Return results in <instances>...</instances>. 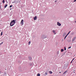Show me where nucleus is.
<instances>
[{"label": "nucleus", "mask_w": 76, "mask_h": 76, "mask_svg": "<svg viewBox=\"0 0 76 76\" xmlns=\"http://www.w3.org/2000/svg\"><path fill=\"white\" fill-rule=\"evenodd\" d=\"M15 23H16V22H15V20H11L10 25V26H13L15 24Z\"/></svg>", "instance_id": "nucleus-1"}, {"label": "nucleus", "mask_w": 76, "mask_h": 76, "mask_svg": "<svg viewBox=\"0 0 76 76\" xmlns=\"http://www.w3.org/2000/svg\"><path fill=\"white\" fill-rule=\"evenodd\" d=\"M41 38H43V39H45V38H47V36L44 35H42L41 36Z\"/></svg>", "instance_id": "nucleus-2"}, {"label": "nucleus", "mask_w": 76, "mask_h": 76, "mask_svg": "<svg viewBox=\"0 0 76 76\" xmlns=\"http://www.w3.org/2000/svg\"><path fill=\"white\" fill-rule=\"evenodd\" d=\"M23 25V20H22L21 21V25L22 26Z\"/></svg>", "instance_id": "nucleus-3"}, {"label": "nucleus", "mask_w": 76, "mask_h": 76, "mask_svg": "<svg viewBox=\"0 0 76 76\" xmlns=\"http://www.w3.org/2000/svg\"><path fill=\"white\" fill-rule=\"evenodd\" d=\"M57 25H58V26H61V23H60L59 22H58L57 23Z\"/></svg>", "instance_id": "nucleus-4"}, {"label": "nucleus", "mask_w": 76, "mask_h": 76, "mask_svg": "<svg viewBox=\"0 0 76 76\" xmlns=\"http://www.w3.org/2000/svg\"><path fill=\"white\" fill-rule=\"evenodd\" d=\"M4 76H7V73L6 72H5L4 73Z\"/></svg>", "instance_id": "nucleus-5"}, {"label": "nucleus", "mask_w": 76, "mask_h": 76, "mask_svg": "<svg viewBox=\"0 0 76 76\" xmlns=\"http://www.w3.org/2000/svg\"><path fill=\"white\" fill-rule=\"evenodd\" d=\"M30 64V66H34V64L33 63H31Z\"/></svg>", "instance_id": "nucleus-6"}, {"label": "nucleus", "mask_w": 76, "mask_h": 76, "mask_svg": "<svg viewBox=\"0 0 76 76\" xmlns=\"http://www.w3.org/2000/svg\"><path fill=\"white\" fill-rule=\"evenodd\" d=\"M28 58L30 60H31L32 59V58L31 56L28 57Z\"/></svg>", "instance_id": "nucleus-7"}, {"label": "nucleus", "mask_w": 76, "mask_h": 76, "mask_svg": "<svg viewBox=\"0 0 76 76\" xmlns=\"http://www.w3.org/2000/svg\"><path fill=\"white\" fill-rule=\"evenodd\" d=\"M75 39H76V37L73 38V39H72V41H74L75 40Z\"/></svg>", "instance_id": "nucleus-8"}, {"label": "nucleus", "mask_w": 76, "mask_h": 76, "mask_svg": "<svg viewBox=\"0 0 76 76\" xmlns=\"http://www.w3.org/2000/svg\"><path fill=\"white\" fill-rule=\"evenodd\" d=\"M53 32L54 34H56V31L54 30H53Z\"/></svg>", "instance_id": "nucleus-9"}, {"label": "nucleus", "mask_w": 76, "mask_h": 76, "mask_svg": "<svg viewBox=\"0 0 76 76\" xmlns=\"http://www.w3.org/2000/svg\"><path fill=\"white\" fill-rule=\"evenodd\" d=\"M49 73L50 74H52V73H53V72L51 71H49Z\"/></svg>", "instance_id": "nucleus-10"}, {"label": "nucleus", "mask_w": 76, "mask_h": 76, "mask_svg": "<svg viewBox=\"0 0 76 76\" xmlns=\"http://www.w3.org/2000/svg\"><path fill=\"white\" fill-rule=\"evenodd\" d=\"M37 16H35V17L34 18V19H37Z\"/></svg>", "instance_id": "nucleus-11"}, {"label": "nucleus", "mask_w": 76, "mask_h": 76, "mask_svg": "<svg viewBox=\"0 0 76 76\" xmlns=\"http://www.w3.org/2000/svg\"><path fill=\"white\" fill-rule=\"evenodd\" d=\"M64 51V49H61V52H63Z\"/></svg>", "instance_id": "nucleus-12"}, {"label": "nucleus", "mask_w": 76, "mask_h": 76, "mask_svg": "<svg viewBox=\"0 0 76 76\" xmlns=\"http://www.w3.org/2000/svg\"><path fill=\"white\" fill-rule=\"evenodd\" d=\"M67 72V71H66L65 72H64L63 73L64 75V74H65V73H66Z\"/></svg>", "instance_id": "nucleus-13"}, {"label": "nucleus", "mask_w": 76, "mask_h": 76, "mask_svg": "<svg viewBox=\"0 0 76 76\" xmlns=\"http://www.w3.org/2000/svg\"><path fill=\"white\" fill-rule=\"evenodd\" d=\"M7 6V4H6L4 6V8H6Z\"/></svg>", "instance_id": "nucleus-14"}, {"label": "nucleus", "mask_w": 76, "mask_h": 76, "mask_svg": "<svg viewBox=\"0 0 76 76\" xmlns=\"http://www.w3.org/2000/svg\"><path fill=\"white\" fill-rule=\"evenodd\" d=\"M37 76H40V74L39 73L37 74Z\"/></svg>", "instance_id": "nucleus-15"}, {"label": "nucleus", "mask_w": 76, "mask_h": 76, "mask_svg": "<svg viewBox=\"0 0 76 76\" xmlns=\"http://www.w3.org/2000/svg\"><path fill=\"white\" fill-rule=\"evenodd\" d=\"M3 3H5V1H4V0H3L2 1Z\"/></svg>", "instance_id": "nucleus-16"}, {"label": "nucleus", "mask_w": 76, "mask_h": 76, "mask_svg": "<svg viewBox=\"0 0 76 76\" xmlns=\"http://www.w3.org/2000/svg\"><path fill=\"white\" fill-rule=\"evenodd\" d=\"M64 50H65V51H66V47H64Z\"/></svg>", "instance_id": "nucleus-17"}, {"label": "nucleus", "mask_w": 76, "mask_h": 76, "mask_svg": "<svg viewBox=\"0 0 76 76\" xmlns=\"http://www.w3.org/2000/svg\"><path fill=\"white\" fill-rule=\"evenodd\" d=\"M3 35V31H2L1 33V36Z\"/></svg>", "instance_id": "nucleus-18"}, {"label": "nucleus", "mask_w": 76, "mask_h": 76, "mask_svg": "<svg viewBox=\"0 0 76 76\" xmlns=\"http://www.w3.org/2000/svg\"><path fill=\"white\" fill-rule=\"evenodd\" d=\"M30 44H31V41H30L28 42V45H30Z\"/></svg>", "instance_id": "nucleus-19"}, {"label": "nucleus", "mask_w": 76, "mask_h": 76, "mask_svg": "<svg viewBox=\"0 0 76 76\" xmlns=\"http://www.w3.org/2000/svg\"><path fill=\"white\" fill-rule=\"evenodd\" d=\"M3 44V42H2L1 43H0V45H2Z\"/></svg>", "instance_id": "nucleus-20"}, {"label": "nucleus", "mask_w": 76, "mask_h": 76, "mask_svg": "<svg viewBox=\"0 0 76 76\" xmlns=\"http://www.w3.org/2000/svg\"><path fill=\"white\" fill-rule=\"evenodd\" d=\"M66 37H67V36H66L64 37V39H65L66 38Z\"/></svg>", "instance_id": "nucleus-21"}, {"label": "nucleus", "mask_w": 76, "mask_h": 76, "mask_svg": "<svg viewBox=\"0 0 76 76\" xmlns=\"http://www.w3.org/2000/svg\"><path fill=\"white\" fill-rule=\"evenodd\" d=\"M12 7V5H11L10 6V8H11V7Z\"/></svg>", "instance_id": "nucleus-22"}, {"label": "nucleus", "mask_w": 76, "mask_h": 76, "mask_svg": "<svg viewBox=\"0 0 76 76\" xmlns=\"http://www.w3.org/2000/svg\"><path fill=\"white\" fill-rule=\"evenodd\" d=\"M45 74L46 75H48V74H47V72H45Z\"/></svg>", "instance_id": "nucleus-23"}, {"label": "nucleus", "mask_w": 76, "mask_h": 76, "mask_svg": "<svg viewBox=\"0 0 76 76\" xmlns=\"http://www.w3.org/2000/svg\"><path fill=\"white\" fill-rule=\"evenodd\" d=\"M61 41H62V42H63V41H64V39H62Z\"/></svg>", "instance_id": "nucleus-24"}, {"label": "nucleus", "mask_w": 76, "mask_h": 76, "mask_svg": "<svg viewBox=\"0 0 76 76\" xmlns=\"http://www.w3.org/2000/svg\"><path fill=\"white\" fill-rule=\"evenodd\" d=\"M70 31H69V32L68 33V34H70Z\"/></svg>", "instance_id": "nucleus-25"}, {"label": "nucleus", "mask_w": 76, "mask_h": 76, "mask_svg": "<svg viewBox=\"0 0 76 76\" xmlns=\"http://www.w3.org/2000/svg\"><path fill=\"white\" fill-rule=\"evenodd\" d=\"M71 48V46H70L69 47V48H68V49H69V48Z\"/></svg>", "instance_id": "nucleus-26"}, {"label": "nucleus", "mask_w": 76, "mask_h": 76, "mask_svg": "<svg viewBox=\"0 0 76 76\" xmlns=\"http://www.w3.org/2000/svg\"><path fill=\"white\" fill-rule=\"evenodd\" d=\"M69 34H67V35H66V37H67V36L69 35Z\"/></svg>", "instance_id": "nucleus-27"}, {"label": "nucleus", "mask_w": 76, "mask_h": 76, "mask_svg": "<svg viewBox=\"0 0 76 76\" xmlns=\"http://www.w3.org/2000/svg\"><path fill=\"white\" fill-rule=\"evenodd\" d=\"M75 69H73V71H73L74 73H75V72H74V71H75Z\"/></svg>", "instance_id": "nucleus-28"}, {"label": "nucleus", "mask_w": 76, "mask_h": 76, "mask_svg": "<svg viewBox=\"0 0 76 76\" xmlns=\"http://www.w3.org/2000/svg\"><path fill=\"white\" fill-rule=\"evenodd\" d=\"M75 60V58H73L72 60V61H73V60Z\"/></svg>", "instance_id": "nucleus-29"}, {"label": "nucleus", "mask_w": 76, "mask_h": 76, "mask_svg": "<svg viewBox=\"0 0 76 76\" xmlns=\"http://www.w3.org/2000/svg\"><path fill=\"white\" fill-rule=\"evenodd\" d=\"M72 62H73V61H72H72H71L70 63H72Z\"/></svg>", "instance_id": "nucleus-30"}, {"label": "nucleus", "mask_w": 76, "mask_h": 76, "mask_svg": "<svg viewBox=\"0 0 76 76\" xmlns=\"http://www.w3.org/2000/svg\"><path fill=\"white\" fill-rule=\"evenodd\" d=\"M75 1H76V0H75L74 1V2H75Z\"/></svg>", "instance_id": "nucleus-31"}, {"label": "nucleus", "mask_w": 76, "mask_h": 76, "mask_svg": "<svg viewBox=\"0 0 76 76\" xmlns=\"http://www.w3.org/2000/svg\"><path fill=\"white\" fill-rule=\"evenodd\" d=\"M0 7H1V5H0Z\"/></svg>", "instance_id": "nucleus-32"}, {"label": "nucleus", "mask_w": 76, "mask_h": 76, "mask_svg": "<svg viewBox=\"0 0 76 76\" xmlns=\"http://www.w3.org/2000/svg\"><path fill=\"white\" fill-rule=\"evenodd\" d=\"M55 2H56V1H55Z\"/></svg>", "instance_id": "nucleus-33"}, {"label": "nucleus", "mask_w": 76, "mask_h": 76, "mask_svg": "<svg viewBox=\"0 0 76 76\" xmlns=\"http://www.w3.org/2000/svg\"><path fill=\"white\" fill-rule=\"evenodd\" d=\"M15 3V2H12V3Z\"/></svg>", "instance_id": "nucleus-34"}, {"label": "nucleus", "mask_w": 76, "mask_h": 76, "mask_svg": "<svg viewBox=\"0 0 76 76\" xmlns=\"http://www.w3.org/2000/svg\"><path fill=\"white\" fill-rule=\"evenodd\" d=\"M75 23H76V21H75Z\"/></svg>", "instance_id": "nucleus-35"}, {"label": "nucleus", "mask_w": 76, "mask_h": 76, "mask_svg": "<svg viewBox=\"0 0 76 76\" xmlns=\"http://www.w3.org/2000/svg\"><path fill=\"white\" fill-rule=\"evenodd\" d=\"M61 73V72H59V73Z\"/></svg>", "instance_id": "nucleus-36"}, {"label": "nucleus", "mask_w": 76, "mask_h": 76, "mask_svg": "<svg viewBox=\"0 0 76 76\" xmlns=\"http://www.w3.org/2000/svg\"><path fill=\"white\" fill-rule=\"evenodd\" d=\"M10 10H11L12 9V8H10Z\"/></svg>", "instance_id": "nucleus-37"}, {"label": "nucleus", "mask_w": 76, "mask_h": 76, "mask_svg": "<svg viewBox=\"0 0 76 76\" xmlns=\"http://www.w3.org/2000/svg\"><path fill=\"white\" fill-rule=\"evenodd\" d=\"M58 53H59L58 52H58L57 54H58Z\"/></svg>", "instance_id": "nucleus-38"}, {"label": "nucleus", "mask_w": 76, "mask_h": 76, "mask_svg": "<svg viewBox=\"0 0 76 76\" xmlns=\"http://www.w3.org/2000/svg\"><path fill=\"white\" fill-rule=\"evenodd\" d=\"M34 20H36V19H34Z\"/></svg>", "instance_id": "nucleus-39"}]
</instances>
